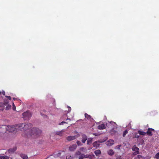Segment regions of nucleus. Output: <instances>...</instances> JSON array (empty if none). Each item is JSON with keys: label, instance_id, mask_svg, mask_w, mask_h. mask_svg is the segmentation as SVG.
<instances>
[{"label": "nucleus", "instance_id": "f257e3e1", "mask_svg": "<svg viewBox=\"0 0 159 159\" xmlns=\"http://www.w3.org/2000/svg\"><path fill=\"white\" fill-rule=\"evenodd\" d=\"M41 131L38 128L34 127L31 129L30 133V135L33 136L34 138H36L39 136L41 133Z\"/></svg>", "mask_w": 159, "mask_h": 159}, {"label": "nucleus", "instance_id": "f03ea898", "mask_svg": "<svg viewBox=\"0 0 159 159\" xmlns=\"http://www.w3.org/2000/svg\"><path fill=\"white\" fill-rule=\"evenodd\" d=\"M32 126V124L29 123L20 124H19V128L20 130L23 129L24 130L26 131L30 128Z\"/></svg>", "mask_w": 159, "mask_h": 159}, {"label": "nucleus", "instance_id": "7ed1b4c3", "mask_svg": "<svg viewBox=\"0 0 159 159\" xmlns=\"http://www.w3.org/2000/svg\"><path fill=\"white\" fill-rule=\"evenodd\" d=\"M7 130L10 132L15 131L17 129H19V124L12 126L9 125L7 126Z\"/></svg>", "mask_w": 159, "mask_h": 159}, {"label": "nucleus", "instance_id": "20e7f679", "mask_svg": "<svg viewBox=\"0 0 159 159\" xmlns=\"http://www.w3.org/2000/svg\"><path fill=\"white\" fill-rule=\"evenodd\" d=\"M22 115L25 120H28L31 116V115L29 111H27L24 112Z\"/></svg>", "mask_w": 159, "mask_h": 159}, {"label": "nucleus", "instance_id": "39448f33", "mask_svg": "<svg viewBox=\"0 0 159 159\" xmlns=\"http://www.w3.org/2000/svg\"><path fill=\"white\" fill-rule=\"evenodd\" d=\"M80 136V134H77L75 136H69L67 137H66V139L69 141H71V140H75Z\"/></svg>", "mask_w": 159, "mask_h": 159}, {"label": "nucleus", "instance_id": "423d86ee", "mask_svg": "<svg viewBox=\"0 0 159 159\" xmlns=\"http://www.w3.org/2000/svg\"><path fill=\"white\" fill-rule=\"evenodd\" d=\"M7 131V128L6 125H0V133H4Z\"/></svg>", "mask_w": 159, "mask_h": 159}, {"label": "nucleus", "instance_id": "0eeeda50", "mask_svg": "<svg viewBox=\"0 0 159 159\" xmlns=\"http://www.w3.org/2000/svg\"><path fill=\"white\" fill-rule=\"evenodd\" d=\"M17 149V148L16 146L13 147L12 148L9 149L8 151L6 152V154L8 153L9 154H11L14 153L15 152Z\"/></svg>", "mask_w": 159, "mask_h": 159}, {"label": "nucleus", "instance_id": "6e6552de", "mask_svg": "<svg viewBox=\"0 0 159 159\" xmlns=\"http://www.w3.org/2000/svg\"><path fill=\"white\" fill-rule=\"evenodd\" d=\"M154 129H153L151 128H149L148 129V131L146 132V134L149 136H151L152 135V131H154Z\"/></svg>", "mask_w": 159, "mask_h": 159}, {"label": "nucleus", "instance_id": "1a4fd4ad", "mask_svg": "<svg viewBox=\"0 0 159 159\" xmlns=\"http://www.w3.org/2000/svg\"><path fill=\"white\" fill-rule=\"evenodd\" d=\"M77 148V145L76 144H73L72 145L70 146L69 148V150L70 151H74Z\"/></svg>", "mask_w": 159, "mask_h": 159}, {"label": "nucleus", "instance_id": "9d476101", "mask_svg": "<svg viewBox=\"0 0 159 159\" xmlns=\"http://www.w3.org/2000/svg\"><path fill=\"white\" fill-rule=\"evenodd\" d=\"M114 141L113 140H108L106 143L107 145L108 146H111L113 144Z\"/></svg>", "mask_w": 159, "mask_h": 159}, {"label": "nucleus", "instance_id": "9b49d317", "mask_svg": "<svg viewBox=\"0 0 159 159\" xmlns=\"http://www.w3.org/2000/svg\"><path fill=\"white\" fill-rule=\"evenodd\" d=\"M132 149L133 151L136 152L137 153L139 152V148L136 145H134Z\"/></svg>", "mask_w": 159, "mask_h": 159}, {"label": "nucleus", "instance_id": "f8f14e48", "mask_svg": "<svg viewBox=\"0 0 159 159\" xmlns=\"http://www.w3.org/2000/svg\"><path fill=\"white\" fill-rule=\"evenodd\" d=\"M82 142L83 143H84L87 139V137L86 135L83 134L82 135Z\"/></svg>", "mask_w": 159, "mask_h": 159}, {"label": "nucleus", "instance_id": "ddd939ff", "mask_svg": "<svg viewBox=\"0 0 159 159\" xmlns=\"http://www.w3.org/2000/svg\"><path fill=\"white\" fill-rule=\"evenodd\" d=\"M85 158H89L90 159H94L95 157L93 155H85Z\"/></svg>", "mask_w": 159, "mask_h": 159}, {"label": "nucleus", "instance_id": "4468645a", "mask_svg": "<svg viewBox=\"0 0 159 159\" xmlns=\"http://www.w3.org/2000/svg\"><path fill=\"white\" fill-rule=\"evenodd\" d=\"M85 117L88 120H93V118H92V117L91 116L89 115L87 113H85L84 114Z\"/></svg>", "mask_w": 159, "mask_h": 159}, {"label": "nucleus", "instance_id": "2eb2a0df", "mask_svg": "<svg viewBox=\"0 0 159 159\" xmlns=\"http://www.w3.org/2000/svg\"><path fill=\"white\" fill-rule=\"evenodd\" d=\"M105 128L106 127L105 125L104 124H102L100 125H99L98 126V129H105Z\"/></svg>", "mask_w": 159, "mask_h": 159}, {"label": "nucleus", "instance_id": "dca6fc26", "mask_svg": "<svg viewBox=\"0 0 159 159\" xmlns=\"http://www.w3.org/2000/svg\"><path fill=\"white\" fill-rule=\"evenodd\" d=\"M20 155V157L23 159H28V156L25 154L21 153Z\"/></svg>", "mask_w": 159, "mask_h": 159}, {"label": "nucleus", "instance_id": "f3484780", "mask_svg": "<svg viewBox=\"0 0 159 159\" xmlns=\"http://www.w3.org/2000/svg\"><path fill=\"white\" fill-rule=\"evenodd\" d=\"M64 132V130H62L60 131H57L56 134L57 135H60V136H62L63 134V132Z\"/></svg>", "mask_w": 159, "mask_h": 159}, {"label": "nucleus", "instance_id": "a211bd4d", "mask_svg": "<svg viewBox=\"0 0 159 159\" xmlns=\"http://www.w3.org/2000/svg\"><path fill=\"white\" fill-rule=\"evenodd\" d=\"M94 153L96 156H98L101 153V151L99 149L95 150L94 151Z\"/></svg>", "mask_w": 159, "mask_h": 159}, {"label": "nucleus", "instance_id": "6ab92c4d", "mask_svg": "<svg viewBox=\"0 0 159 159\" xmlns=\"http://www.w3.org/2000/svg\"><path fill=\"white\" fill-rule=\"evenodd\" d=\"M5 108V106L3 103L0 102V110L3 111Z\"/></svg>", "mask_w": 159, "mask_h": 159}, {"label": "nucleus", "instance_id": "aec40b11", "mask_svg": "<svg viewBox=\"0 0 159 159\" xmlns=\"http://www.w3.org/2000/svg\"><path fill=\"white\" fill-rule=\"evenodd\" d=\"M138 133L140 135H145L146 134V132H144L141 130H139L138 131Z\"/></svg>", "mask_w": 159, "mask_h": 159}, {"label": "nucleus", "instance_id": "412c9836", "mask_svg": "<svg viewBox=\"0 0 159 159\" xmlns=\"http://www.w3.org/2000/svg\"><path fill=\"white\" fill-rule=\"evenodd\" d=\"M108 153L109 155L112 156L114 154V152L112 150L110 149L108 151Z\"/></svg>", "mask_w": 159, "mask_h": 159}, {"label": "nucleus", "instance_id": "4be33fe9", "mask_svg": "<svg viewBox=\"0 0 159 159\" xmlns=\"http://www.w3.org/2000/svg\"><path fill=\"white\" fill-rule=\"evenodd\" d=\"M111 133L112 134H115L117 133V131L116 130H115L114 128H113L111 130Z\"/></svg>", "mask_w": 159, "mask_h": 159}, {"label": "nucleus", "instance_id": "5701e85b", "mask_svg": "<svg viewBox=\"0 0 159 159\" xmlns=\"http://www.w3.org/2000/svg\"><path fill=\"white\" fill-rule=\"evenodd\" d=\"M9 102V101L8 100L5 99L4 100V103H3L4 106V105L6 106L7 105H8Z\"/></svg>", "mask_w": 159, "mask_h": 159}, {"label": "nucleus", "instance_id": "b1692460", "mask_svg": "<svg viewBox=\"0 0 159 159\" xmlns=\"http://www.w3.org/2000/svg\"><path fill=\"white\" fill-rule=\"evenodd\" d=\"M85 156L84 154H81L79 157V159H83L84 158H85Z\"/></svg>", "mask_w": 159, "mask_h": 159}, {"label": "nucleus", "instance_id": "393cba45", "mask_svg": "<svg viewBox=\"0 0 159 159\" xmlns=\"http://www.w3.org/2000/svg\"><path fill=\"white\" fill-rule=\"evenodd\" d=\"M9 157L7 156H0V159H9Z\"/></svg>", "mask_w": 159, "mask_h": 159}, {"label": "nucleus", "instance_id": "a878e982", "mask_svg": "<svg viewBox=\"0 0 159 159\" xmlns=\"http://www.w3.org/2000/svg\"><path fill=\"white\" fill-rule=\"evenodd\" d=\"M92 142V138L89 139L87 140V144H91Z\"/></svg>", "mask_w": 159, "mask_h": 159}, {"label": "nucleus", "instance_id": "bb28decb", "mask_svg": "<svg viewBox=\"0 0 159 159\" xmlns=\"http://www.w3.org/2000/svg\"><path fill=\"white\" fill-rule=\"evenodd\" d=\"M128 133L127 130L126 129L125 131H124L123 134V137H124L126 134Z\"/></svg>", "mask_w": 159, "mask_h": 159}, {"label": "nucleus", "instance_id": "cd10ccee", "mask_svg": "<svg viewBox=\"0 0 159 159\" xmlns=\"http://www.w3.org/2000/svg\"><path fill=\"white\" fill-rule=\"evenodd\" d=\"M97 142H95L93 143V145L94 147H97L98 146L99 144H98Z\"/></svg>", "mask_w": 159, "mask_h": 159}, {"label": "nucleus", "instance_id": "c85d7f7f", "mask_svg": "<svg viewBox=\"0 0 159 159\" xmlns=\"http://www.w3.org/2000/svg\"><path fill=\"white\" fill-rule=\"evenodd\" d=\"M142 156L141 155H138L137 156L135 157L134 158V159H140L141 158H142Z\"/></svg>", "mask_w": 159, "mask_h": 159}, {"label": "nucleus", "instance_id": "c756f323", "mask_svg": "<svg viewBox=\"0 0 159 159\" xmlns=\"http://www.w3.org/2000/svg\"><path fill=\"white\" fill-rule=\"evenodd\" d=\"M11 108V106L10 105H8L6 107V110H9Z\"/></svg>", "mask_w": 159, "mask_h": 159}, {"label": "nucleus", "instance_id": "7c9ffc66", "mask_svg": "<svg viewBox=\"0 0 159 159\" xmlns=\"http://www.w3.org/2000/svg\"><path fill=\"white\" fill-rule=\"evenodd\" d=\"M81 153L80 151H77L75 152V155L76 156H79L81 154Z\"/></svg>", "mask_w": 159, "mask_h": 159}, {"label": "nucleus", "instance_id": "2f4dec72", "mask_svg": "<svg viewBox=\"0 0 159 159\" xmlns=\"http://www.w3.org/2000/svg\"><path fill=\"white\" fill-rule=\"evenodd\" d=\"M155 157L157 159L159 158V152L157 153L155 156Z\"/></svg>", "mask_w": 159, "mask_h": 159}, {"label": "nucleus", "instance_id": "473e14b6", "mask_svg": "<svg viewBox=\"0 0 159 159\" xmlns=\"http://www.w3.org/2000/svg\"><path fill=\"white\" fill-rule=\"evenodd\" d=\"M139 154V152H134L133 153V154L132 155H133V156H135L136 155H137V154Z\"/></svg>", "mask_w": 159, "mask_h": 159}, {"label": "nucleus", "instance_id": "72a5a7b5", "mask_svg": "<svg viewBox=\"0 0 159 159\" xmlns=\"http://www.w3.org/2000/svg\"><path fill=\"white\" fill-rule=\"evenodd\" d=\"M77 143L78 146L81 145V143L80 141H77Z\"/></svg>", "mask_w": 159, "mask_h": 159}, {"label": "nucleus", "instance_id": "f704fd0d", "mask_svg": "<svg viewBox=\"0 0 159 159\" xmlns=\"http://www.w3.org/2000/svg\"><path fill=\"white\" fill-rule=\"evenodd\" d=\"M5 97L8 98L9 100H11V98L10 96H6Z\"/></svg>", "mask_w": 159, "mask_h": 159}, {"label": "nucleus", "instance_id": "c9c22d12", "mask_svg": "<svg viewBox=\"0 0 159 159\" xmlns=\"http://www.w3.org/2000/svg\"><path fill=\"white\" fill-rule=\"evenodd\" d=\"M116 159H122L121 156H118L117 157Z\"/></svg>", "mask_w": 159, "mask_h": 159}, {"label": "nucleus", "instance_id": "e433bc0d", "mask_svg": "<svg viewBox=\"0 0 159 159\" xmlns=\"http://www.w3.org/2000/svg\"><path fill=\"white\" fill-rule=\"evenodd\" d=\"M1 93H2L3 95H5V92L4 91H3L2 92L0 91V95L1 94Z\"/></svg>", "mask_w": 159, "mask_h": 159}, {"label": "nucleus", "instance_id": "4c0bfd02", "mask_svg": "<svg viewBox=\"0 0 159 159\" xmlns=\"http://www.w3.org/2000/svg\"><path fill=\"white\" fill-rule=\"evenodd\" d=\"M63 123H66V122L63 121H62V122H61V123H59V125H61V124L62 125Z\"/></svg>", "mask_w": 159, "mask_h": 159}, {"label": "nucleus", "instance_id": "58836bf2", "mask_svg": "<svg viewBox=\"0 0 159 159\" xmlns=\"http://www.w3.org/2000/svg\"><path fill=\"white\" fill-rule=\"evenodd\" d=\"M135 137L137 138H139V136L138 135H136Z\"/></svg>", "mask_w": 159, "mask_h": 159}, {"label": "nucleus", "instance_id": "ea45409f", "mask_svg": "<svg viewBox=\"0 0 159 159\" xmlns=\"http://www.w3.org/2000/svg\"><path fill=\"white\" fill-rule=\"evenodd\" d=\"M71 120L70 119V118H68L66 119V120Z\"/></svg>", "mask_w": 159, "mask_h": 159}, {"label": "nucleus", "instance_id": "a19ab883", "mask_svg": "<svg viewBox=\"0 0 159 159\" xmlns=\"http://www.w3.org/2000/svg\"><path fill=\"white\" fill-rule=\"evenodd\" d=\"M16 98H13V100H16Z\"/></svg>", "mask_w": 159, "mask_h": 159}, {"label": "nucleus", "instance_id": "79ce46f5", "mask_svg": "<svg viewBox=\"0 0 159 159\" xmlns=\"http://www.w3.org/2000/svg\"><path fill=\"white\" fill-rule=\"evenodd\" d=\"M13 106H14V107L15 108V109H16L15 106L14 104V103L13 102Z\"/></svg>", "mask_w": 159, "mask_h": 159}, {"label": "nucleus", "instance_id": "37998d69", "mask_svg": "<svg viewBox=\"0 0 159 159\" xmlns=\"http://www.w3.org/2000/svg\"><path fill=\"white\" fill-rule=\"evenodd\" d=\"M15 107H13V110H15Z\"/></svg>", "mask_w": 159, "mask_h": 159}, {"label": "nucleus", "instance_id": "c03bdc74", "mask_svg": "<svg viewBox=\"0 0 159 159\" xmlns=\"http://www.w3.org/2000/svg\"><path fill=\"white\" fill-rule=\"evenodd\" d=\"M69 108H70V109H71V108H70V107H69Z\"/></svg>", "mask_w": 159, "mask_h": 159}, {"label": "nucleus", "instance_id": "a18cd8bd", "mask_svg": "<svg viewBox=\"0 0 159 159\" xmlns=\"http://www.w3.org/2000/svg\"><path fill=\"white\" fill-rule=\"evenodd\" d=\"M11 159H12V158H11Z\"/></svg>", "mask_w": 159, "mask_h": 159}]
</instances>
